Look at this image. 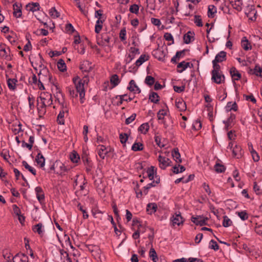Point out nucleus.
<instances>
[{"label":"nucleus","mask_w":262,"mask_h":262,"mask_svg":"<svg viewBox=\"0 0 262 262\" xmlns=\"http://www.w3.org/2000/svg\"><path fill=\"white\" fill-rule=\"evenodd\" d=\"M70 159L73 163H78L80 160V157L78 154L75 151H73L71 152L70 156Z\"/></svg>","instance_id":"3c124183"},{"label":"nucleus","mask_w":262,"mask_h":262,"mask_svg":"<svg viewBox=\"0 0 262 262\" xmlns=\"http://www.w3.org/2000/svg\"><path fill=\"white\" fill-rule=\"evenodd\" d=\"M149 129V125L148 123L141 124L138 128V130L143 134H146Z\"/></svg>","instance_id":"79ce46f5"},{"label":"nucleus","mask_w":262,"mask_h":262,"mask_svg":"<svg viewBox=\"0 0 262 262\" xmlns=\"http://www.w3.org/2000/svg\"><path fill=\"white\" fill-rule=\"evenodd\" d=\"M227 107L229 108V109L227 110L228 111H230L231 110L236 111L238 108L237 105L235 102L233 103H232V102H228Z\"/></svg>","instance_id":"864d4df0"},{"label":"nucleus","mask_w":262,"mask_h":262,"mask_svg":"<svg viewBox=\"0 0 262 262\" xmlns=\"http://www.w3.org/2000/svg\"><path fill=\"white\" fill-rule=\"evenodd\" d=\"M155 82V79L151 76H147L145 79V83L147 85L151 86Z\"/></svg>","instance_id":"5fc2aeb1"},{"label":"nucleus","mask_w":262,"mask_h":262,"mask_svg":"<svg viewBox=\"0 0 262 262\" xmlns=\"http://www.w3.org/2000/svg\"><path fill=\"white\" fill-rule=\"evenodd\" d=\"M217 12L216 8L212 5H209L208 7L207 15L209 18H213Z\"/></svg>","instance_id":"7c9ffc66"},{"label":"nucleus","mask_w":262,"mask_h":262,"mask_svg":"<svg viewBox=\"0 0 262 262\" xmlns=\"http://www.w3.org/2000/svg\"><path fill=\"white\" fill-rule=\"evenodd\" d=\"M163 37L166 40L171 41V42L168 43V45L170 46L174 43V39L171 33L166 32L164 34Z\"/></svg>","instance_id":"4d7b16f0"},{"label":"nucleus","mask_w":262,"mask_h":262,"mask_svg":"<svg viewBox=\"0 0 262 262\" xmlns=\"http://www.w3.org/2000/svg\"><path fill=\"white\" fill-rule=\"evenodd\" d=\"M194 34L193 32L188 31L183 36L184 42L186 44L190 43L191 41V38H193V35Z\"/></svg>","instance_id":"a19ab883"},{"label":"nucleus","mask_w":262,"mask_h":262,"mask_svg":"<svg viewBox=\"0 0 262 262\" xmlns=\"http://www.w3.org/2000/svg\"><path fill=\"white\" fill-rule=\"evenodd\" d=\"M13 15L16 18L20 17L22 13L21 10V5H19V4L16 3L13 4Z\"/></svg>","instance_id":"393cba45"},{"label":"nucleus","mask_w":262,"mask_h":262,"mask_svg":"<svg viewBox=\"0 0 262 262\" xmlns=\"http://www.w3.org/2000/svg\"><path fill=\"white\" fill-rule=\"evenodd\" d=\"M172 156L177 163H181V155L178 148H174L172 151Z\"/></svg>","instance_id":"c756f323"},{"label":"nucleus","mask_w":262,"mask_h":262,"mask_svg":"<svg viewBox=\"0 0 262 262\" xmlns=\"http://www.w3.org/2000/svg\"><path fill=\"white\" fill-rule=\"evenodd\" d=\"M176 106L180 112L184 111L186 110V103L182 99H176Z\"/></svg>","instance_id":"b1692460"},{"label":"nucleus","mask_w":262,"mask_h":262,"mask_svg":"<svg viewBox=\"0 0 262 262\" xmlns=\"http://www.w3.org/2000/svg\"><path fill=\"white\" fill-rule=\"evenodd\" d=\"M32 230L34 232L37 233L40 236H43L45 233V228L44 226L42 223H38L32 227Z\"/></svg>","instance_id":"aec40b11"},{"label":"nucleus","mask_w":262,"mask_h":262,"mask_svg":"<svg viewBox=\"0 0 262 262\" xmlns=\"http://www.w3.org/2000/svg\"><path fill=\"white\" fill-rule=\"evenodd\" d=\"M22 164L25 167V168L30 171L33 175L36 174L35 169L32 167L31 166H30L26 161H23Z\"/></svg>","instance_id":"13d9d810"},{"label":"nucleus","mask_w":262,"mask_h":262,"mask_svg":"<svg viewBox=\"0 0 262 262\" xmlns=\"http://www.w3.org/2000/svg\"><path fill=\"white\" fill-rule=\"evenodd\" d=\"M91 212L94 218L102 220L103 211L100 210L98 207L92 208Z\"/></svg>","instance_id":"412c9836"},{"label":"nucleus","mask_w":262,"mask_h":262,"mask_svg":"<svg viewBox=\"0 0 262 262\" xmlns=\"http://www.w3.org/2000/svg\"><path fill=\"white\" fill-rule=\"evenodd\" d=\"M236 214L243 221L248 220L249 217L248 214L246 210L237 211L236 212Z\"/></svg>","instance_id":"a18cd8bd"},{"label":"nucleus","mask_w":262,"mask_h":262,"mask_svg":"<svg viewBox=\"0 0 262 262\" xmlns=\"http://www.w3.org/2000/svg\"><path fill=\"white\" fill-rule=\"evenodd\" d=\"M126 97L127 94L116 96L115 99H119V100L116 103V105L120 106L122 104L123 101L130 102L134 98V97H131L130 96H129L127 98H126Z\"/></svg>","instance_id":"dca6fc26"},{"label":"nucleus","mask_w":262,"mask_h":262,"mask_svg":"<svg viewBox=\"0 0 262 262\" xmlns=\"http://www.w3.org/2000/svg\"><path fill=\"white\" fill-rule=\"evenodd\" d=\"M242 0H233V3L232 4L233 8L237 11H241L242 10Z\"/></svg>","instance_id":"4c0bfd02"},{"label":"nucleus","mask_w":262,"mask_h":262,"mask_svg":"<svg viewBox=\"0 0 262 262\" xmlns=\"http://www.w3.org/2000/svg\"><path fill=\"white\" fill-rule=\"evenodd\" d=\"M12 207L14 214L18 217L20 223L23 224L25 221V217L21 214L20 208L15 204H13Z\"/></svg>","instance_id":"ddd939ff"},{"label":"nucleus","mask_w":262,"mask_h":262,"mask_svg":"<svg viewBox=\"0 0 262 262\" xmlns=\"http://www.w3.org/2000/svg\"><path fill=\"white\" fill-rule=\"evenodd\" d=\"M5 46V44H2L0 43V52H2V53H0V56L8 61H11L12 59L13 55H10V50L9 48H8L7 49L9 52V53H8L6 51Z\"/></svg>","instance_id":"1a4fd4ad"},{"label":"nucleus","mask_w":262,"mask_h":262,"mask_svg":"<svg viewBox=\"0 0 262 262\" xmlns=\"http://www.w3.org/2000/svg\"><path fill=\"white\" fill-rule=\"evenodd\" d=\"M241 46L242 48L246 51H248L251 50L252 49V46L250 45V43L247 39L246 37H243L241 40Z\"/></svg>","instance_id":"bb28decb"},{"label":"nucleus","mask_w":262,"mask_h":262,"mask_svg":"<svg viewBox=\"0 0 262 262\" xmlns=\"http://www.w3.org/2000/svg\"><path fill=\"white\" fill-rule=\"evenodd\" d=\"M49 14L50 16L53 18H56L59 17L60 14L55 7H52L49 10Z\"/></svg>","instance_id":"603ef678"},{"label":"nucleus","mask_w":262,"mask_h":262,"mask_svg":"<svg viewBox=\"0 0 262 262\" xmlns=\"http://www.w3.org/2000/svg\"><path fill=\"white\" fill-rule=\"evenodd\" d=\"M149 255L153 262H157L158 258L157 253L154 248H152L150 249Z\"/></svg>","instance_id":"8fccbe9b"},{"label":"nucleus","mask_w":262,"mask_h":262,"mask_svg":"<svg viewBox=\"0 0 262 262\" xmlns=\"http://www.w3.org/2000/svg\"><path fill=\"white\" fill-rule=\"evenodd\" d=\"M79 69L82 72L88 73L92 69L91 63L88 60L83 61L80 63Z\"/></svg>","instance_id":"2eb2a0df"},{"label":"nucleus","mask_w":262,"mask_h":262,"mask_svg":"<svg viewBox=\"0 0 262 262\" xmlns=\"http://www.w3.org/2000/svg\"><path fill=\"white\" fill-rule=\"evenodd\" d=\"M157 168L155 166H151L148 168L146 171L143 173V178H148L149 180H152L155 177L158 180H160V178L156 175Z\"/></svg>","instance_id":"39448f33"},{"label":"nucleus","mask_w":262,"mask_h":262,"mask_svg":"<svg viewBox=\"0 0 262 262\" xmlns=\"http://www.w3.org/2000/svg\"><path fill=\"white\" fill-rule=\"evenodd\" d=\"M149 59V56L145 54H142L139 58L136 61V66L138 67L140 66L143 62Z\"/></svg>","instance_id":"e433bc0d"},{"label":"nucleus","mask_w":262,"mask_h":262,"mask_svg":"<svg viewBox=\"0 0 262 262\" xmlns=\"http://www.w3.org/2000/svg\"><path fill=\"white\" fill-rule=\"evenodd\" d=\"M12 262H28V257L24 254L18 253L13 257Z\"/></svg>","instance_id":"f3484780"},{"label":"nucleus","mask_w":262,"mask_h":262,"mask_svg":"<svg viewBox=\"0 0 262 262\" xmlns=\"http://www.w3.org/2000/svg\"><path fill=\"white\" fill-rule=\"evenodd\" d=\"M230 74L232 78V81L235 83V81L239 80L241 77L242 75L235 67H232L230 69Z\"/></svg>","instance_id":"f8f14e48"},{"label":"nucleus","mask_w":262,"mask_h":262,"mask_svg":"<svg viewBox=\"0 0 262 262\" xmlns=\"http://www.w3.org/2000/svg\"><path fill=\"white\" fill-rule=\"evenodd\" d=\"M157 209V205L155 203H149L146 208V210L148 212V213L149 214H152L154 213Z\"/></svg>","instance_id":"72a5a7b5"},{"label":"nucleus","mask_w":262,"mask_h":262,"mask_svg":"<svg viewBox=\"0 0 262 262\" xmlns=\"http://www.w3.org/2000/svg\"><path fill=\"white\" fill-rule=\"evenodd\" d=\"M144 145L140 142H135L132 147V149L134 151H141L143 149Z\"/></svg>","instance_id":"49530a36"},{"label":"nucleus","mask_w":262,"mask_h":262,"mask_svg":"<svg viewBox=\"0 0 262 262\" xmlns=\"http://www.w3.org/2000/svg\"><path fill=\"white\" fill-rule=\"evenodd\" d=\"M209 248L211 249H213L214 250L216 251L219 250V246L215 241L211 239L209 242Z\"/></svg>","instance_id":"bf43d9fd"},{"label":"nucleus","mask_w":262,"mask_h":262,"mask_svg":"<svg viewBox=\"0 0 262 262\" xmlns=\"http://www.w3.org/2000/svg\"><path fill=\"white\" fill-rule=\"evenodd\" d=\"M169 221L170 226L172 228H175L176 226L183 225L185 222V219L181 215L180 211H177L171 215Z\"/></svg>","instance_id":"20e7f679"},{"label":"nucleus","mask_w":262,"mask_h":262,"mask_svg":"<svg viewBox=\"0 0 262 262\" xmlns=\"http://www.w3.org/2000/svg\"><path fill=\"white\" fill-rule=\"evenodd\" d=\"M35 161L39 165L40 167H43L45 166V158L41 154V152L39 151L36 156Z\"/></svg>","instance_id":"2f4dec72"},{"label":"nucleus","mask_w":262,"mask_h":262,"mask_svg":"<svg viewBox=\"0 0 262 262\" xmlns=\"http://www.w3.org/2000/svg\"><path fill=\"white\" fill-rule=\"evenodd\" d=\"M226 52L225 51L220 52L215 56L213 61L221 62L226 60Z\"/></svg>","instance_id":"c85d7f7f"},{"label":"nucleus","mask_w":262,"mask_h":262,"mask_svg":"<svg viewBox=\"0 0 262 262\" xmlns=\"http://www.w3.org/2000/svg\"><path fill=\"white\" fill-rule=\"evenodd\" d=\"M0 155L5 160L8 161V158H10L8 150L3 149L0 152Z\"/></svg>","instance_id":"0e129e2a"},{"label":"nucleus","mask_w":262,"mask_h":262,"mask_svg":"<svg viewBox=\"0 0 262 262\" xmlns=\"http://www.w3.org/2000/svg\"><path fill=\"white\" fill-rule=\"evenodd\" d=\"M139 10V7L137 4H133L131 5L129 7V11L136 14H138Z\"/></svg>","instance_id":"052dcab7"},{"label":"nucleus","mask_w":262,"mask_h":262,"mask_svg":"<svg viewBox=\"0 0 262 262\" xmlns=\"http://www.w3.org/2000/svg\"><path fill=\"white\" fill-rule=\"evenodd\" d=\"M98 154L100 158L104 159L106 155L108 154V151L107 150L105 146L103 145H99L98 146Z\"/></svg>","instance_id":"5701e85b"},{"label":"nucleus","mask_w":262,"mask_h":262,"mask_svg":"<svg viewBox=\"0 0 262 262\" xmlns=\"http://www.w3.org/2000/svg\"><path fill=\"white\" fill-rule=\"evenodd\" d=\"M82 161L84 163V164L85 166L86 170L88 172L90 171L92 169V165H93L91 161L90 160H89V158L86 156L82 157Z\"/></svg>","instance_id":"473e14b6"},{"label":"nucleus","mask_w":262,"mask_h":262,"mask_svg":"<svg viewBox=\"0 0 262 262\" xmlns=\"http://www.w3.org/2000/svg\"><path fill=\"white\" fill-rule=\"evenodd\" d=\"M102 45H105L110 42V37L107 33H103L101 35Z\"/></svg>","instance_id":"680f3d73"},{"label":"nucleus","mask_w":262,"mask_h":262,"mask_svg":"<svg viewBox=\"0 0 262 262\" xmlns=\"http://www.w3.org/2000/svg\"><path fill=\"white\" fill-rule=\"evenodd\" d=\"M154 52L155 57L159 60H162L165 57L164 51L159 49L154 50Z\"/></svg>","instance_id":"58836bf2"},{"label":"nucleus","mask_w":262,"mask_h":262,"mask_svg":"<svg viewBox=\"0 0 262 262\" xmlns=\"http://www.w3.org/2000/svg\"><path fill=\"white\" fill-rule=\"evenodd\" d=\"M211 80L216 84H221L225 82V76L220 73H216L215 71H211Z\"/></svg>","instance_id":"0eeeda50"},{"label":"nucleus","mask_w":262,"mask_h":262,"mask_svg":"<svg viewBox=\"0 0 262 262\" xmlns=\"http://www.w3.org/2000/svg\"><path fill=\"white\" fill-rule=\"evenodd\" d=\"M247 73L250 75H254L262 78V67L256 64L253 69L249 68L247 70Z\"/></svg>","instance_id":"9d476101"},{"label":"nucleus","mask_w":262,"mask_h":262,"mask_svg":"<svg viewBox=\"0 0 262 262\" xmlns=\"http://www.w3.org/2000/svg\"><path fill=\"white\" fill-rule=\"evenodd\" d=\"M247 16L249 18V19L252 21H254L256 20L257 11L255 9H252L249 11L248 13H246Z\"/></svg>","instance_id":"f704fd0d"},{"label":"nucleus","mask_w":262,"mask_h":262,"mask_svg":"<svg viewBox=\"0 0 262 262\" xmlns=\"http://www.w3.org/2000/svg\"><path fill=\"white\" fill-rule=\"evenodd\" d=\"M167 115V112L164 109L159 111L157 113V117L159 120H162V123L165 124L164 117Z\"/></svg>","instance_id":"37998d69"},{"label":"nucleus","mask_w":262,"mask_h":262,"mask_svg":"<svg viewBox=\"0 0 262 262\" xmlns=\"http://www.w3.org/2000/svg\"><path fill=\"white\" fill-rule=\"evenodd\" d=\"M244 151L239 145H235L232 149L233 156L237 159L241 158L244 155Z\"/></svg>","instance_id":"4468645a"},{"label":"nucleus","mask_w":262,"mask_h":262,"mask_svg":"<svg viewBox=\"0 0 262 262\" xmlns=\"http://www.w3.org/2000/svg\"><path fill=\"white\" fill-rule=\"evenodd\" d=\"M214 168L215 171L218 173L223 172L226 169L225 166L219 163H216L214 166Z\"/></svg>","instance_id":"09e8293b"},{"label":"nucleus","mask_w":262,"mask_h":262,"mask_svg":"<svg viewBox=\"0 0 262 262\" xmlns=\"http://www.w3.org/2000/svg\"><path fill=\"white\" fill-rule=\"evenodd\" d=\"M253 190L256 194L260 195L262 194V189L257 184L256 182H254V184L253 186Z\"/></svg>","instance_id":"774afa93"},{"label":"nucleus","mask_w":262,"mask_h":262,"mask_svg":"<svg viewBox=\"0 0 262 262\" xmlns=\"http://www.w3.org/2000/svg\"><path fill=\"white\" fill-rule=\"evenodd\" d=\"M39 98L41 101V105L37 107V110L39 113L45 114L46 112V107L52 104V96L50 93H41Z\"/></svg>","instance_id":"7ed1b4c3"},{"label":"nucleus","mask_w":262,"mask_h":262,"mask_svg":"<svg viewBox=\"0 0 262 262\" xmlns=\"http://www.w3.org/2000/svg\"><path fill=\"white\" fill-rule=\"evenodd\" d=\"M26 8L29 11L34 12L39 10L40 6L38 3H31L27 5Z\"/></svg>","instance_id":"cd10ccee"},{"label":"nucleus","mask_w":262,"mask_h":262,"mask_svg":"<svg viewBox=\"0 0 262 262\" xmlns=\"http://www.w3.org/2000/svg\"><path fill=\"white\" fill-rule=\"evenodd\" d=\"M159 167L163 169H166L167 166L170 165L171 160L166 157L159 155L158 157Z\"/></svg>","instance_id":"6e6552de"},{"label":"nucleus","mask_w":262,"mask_h":262,"mask_svg":"<svg viewBox=\"0 0 262 262\" xmlns=\"http://www.w3.org/2000/svg\"><path fill=\"white\" fill-rule=\"evenodd\" d=\"M194 21L197 26H198V27H202L203 26L202 20V18H201V17L200 15H195L194 16Z\"/></svg>","instance_id":"e2e57ef3"},{"label":"nucleus","mask_w":262,"mask_h":262,"mask_svg":"<svg viewBox=\"0 0 262 262\" xmlns=\"http://www.w3.org/2000/svg\"><path fill=\"white\" fill-rule=\"evenodd\" d=\"M28 99L29 101L30 109L33 110L34 108V97L32 95H30L29 96Z\"/></svg>","instance_id":"69168bd1"},{"label":"nucleus","mask_w":262,"mask_h":262,"mask_svg":"<svg viewBox=\"0 0 262 262\" xmlns=\"http://www.w3.org/2000/svg\"><path fill=\"white\" fill-rule=\"evenodd\" d=\"M191 221L195 225L202 226L206 224L207 218L200 215L196 217L192 216Z\"/></svg>","instance_id":"9b49d317"},{"label":"nucleus","mask_w":262,"mask_h":262,"mask_svg":"<svg viewBox=\"0 0 262 262\" xmlns=\"http://www.w3.org/2000/svg\"><path fill=\"white\" fill-rule=\"evenodd\" d=\"M57 66L58 70L62 72H63L67 70L66 64L64 62V61L62 59H60L58 61L57 63Z\"/></svg>","instance_id":"ea45409f"},{"label":"nucleus","mask_w":262,"mask_h":262,"mask_svg":"<svg viewBox=\"0 0 262 262\" xmlns=\"http://www.w3.org/2000/svg\"><path fill=\"white\" fill-rule=\"evenodd\" d=\"M236 118L235 115L231 114L230 117L226 121H223V123L225 124V129L228 130L229 129L232 127V123L234 122Z\"/></svg>","instance_id":"6ab92c4d"},{"label":"nucleus","mask_w":262,"mask_h":262,"mask_svg":"<svg viewBox=\"0 0 262 262\" xmlns=\"http://www.w3.org/2000/svg\"><path fill=\"white\" fill-rule=\"evenodd\" d=\"M38 79L43 81L45 84H49L50 83L55 86L57 97L58 96V94L62 95L61 89L57 83H54V79L46 66H43V68L40 70L39 72L38 73Z\"/></svg>","instance_id":"f03ea898"},{"label":"nucleus","mask_w":262,"mask_h":262,"mask_svg":"<svg viewBox=\"0 0 262 262\" xmlns=\"http://www.w3.org/2000/svg\"><path fill=\"white\" fill-rule=\"evenodd\" d=\"M88 81V77L85 76L82 79L77 76L73 78V81L75 84L76 91L73 86H69L67 88L70 96L72 98H76L78 96V93L79 94L80 101L81 103L84 102L85 90L84 84Z\"/></svg>","instance_id":"f257e3e1"},{"label":"nucleus","mask_w":262,"mask_h":262,"mask_svg":"<svg viewBox=\"0 0 262 262\" xmlns=\"http://www.w3.org/2000/svg\"><path fill=\"white\" fill-rule=\"evenodd\" d=\"M110 82L114 86H116L120 83L119 77L117 74L113 75L110 78Z\"/></svg>","instance_id":"de8ad7c7"},{"label":"nucleus","mask_w":262,"mask_h":262,"mask_svg":"<svg viewBox=\"0 0 262 262\" xmlns=\"http://www.w3.org/2000/svg\"><path fill=\"white\" fill-rule=\"evenodd\" d=\"M69 112L68 108H64L63 110H61L57 116V122L58 124L63 125L64 124V115L68 114Z\"/></svg>","instance_id":"a211bd4d"},{"label":"nucleus","mask_w":262,"mask_h":262,"mask_svg":"<svg viewBox=\"0 0 262 262\" xmlns=\"http://www.w3.org/2000/svg\"><path fill=\"white\" fill-rule=\"evenodd\" d=\"M149 99L151 102L157 104L159 103L160 98L157 93L151 92L149 95Z\"/></svg>","instance_id":"a878e982"},{"label":"nucleus","mask_w":262,"mask_h":262,"mask_svg":"<svg viewBox=\"0 0 262 262\" xmlns=\"http://www.w3.org/2000/svg\"><path fill=\"white\" fill-rule=\"evenodd\" d=\"M127 89L130 92H133L134 93H140L141 90L137 85L134 80H131L129 83V86L127 87Z\"/></svg>","instance_id":"4be33fe9"},{"label":"nucleus","mask_w":262,"mask_h":262,"mask_svg":"<svg viewBox=\"0 0 262 262\" xmlns=\"http://www.w3.org/2000/svg\"><path fill=\"white\" fill-rule=\"evenodd\" d=\"M251 145L252 144H251ZM248 146L249 147V150L250 151L251 154L252 156V158L255 162H258L259 160V156L257 152L253 148L252 146H251V148L250 147V144H248Z\"/></svg>","instance_id":"c03bdc74"},{"label":"nucleus","mask_w":262,"mask_h":262,"mask_svg":"<svg viewBox=\"0 0 262 262\" xmlns=\"http://www.w3.org/2000/svg\"><path fill=\"white\" fill-rule=\"evenodd\" d=\"M119 138L122 144H125L128 139V136L126 133H121L119 135Z\"/></svg>","instance_id":"338daca9"},{"label":"nucleus","mask_w":262,"mask_h":262,"mask_svg":"<svg viewBox=\"0 0 262 262\" xmlns=\"http://www.w3.org/2000/svg\"><path fill=\"white\" fill-rule=\"evenodd\" d=\"M50 169L55 170V172L60 175L65 174V172L68 170L67 167L61 162L55 163L51 167Z\"/></svg>","instance_id":"423d86ee"},{"label":"nucleus","mask_w":262,"mask_h":262,"mask_svg":"<svg viewBox=\"0 0 262 262\" xmlns=\"http://www.w3.org/2000/svg\"><path fill=\"white\" fill-rule=\"evenodd\" d=\"M17 82L16 79L8 78L7 79V84L9 89L10 90H15L16 89V83Z\"/></svg>","instance_id":"c9c22d12"},{"label":"nucleus","mask_w":262,"mask_h":262,"mask_svg":"<svg viewBox=\"0 0 262 262\" xmlns=\"http://www.w3.org/2000/svg\"><path fill=\"white\" fill-rule=\"evenodd\" d=\"M232 221L227 216H224L223 221V226L224 227H228L231 225Z\"/></svg>","instance_id":"6e6d98bb"}]
</instances>
